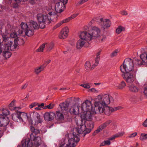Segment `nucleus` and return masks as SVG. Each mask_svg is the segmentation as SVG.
<instances>
[{"label": "nucleus", "mask_w": 147, "mask_h": 147, "mask_svg": "<svg viewBox=\"0 0 147 147\" xmlns=\"http://www.w3.org/2000/svg\"><path fill=\"white\" fill-rule=\"evenodd\" d=\"M100 34V28L96 26L92 27L91 30L89 32H81L79 35L80 39L76 43V48L80 49L84 46L87 45L92 39L99 37Z\"/></svg>", "instance_id": "f257e3e1"}, {"label": "nucleus", "mask_w": 147, "mask_h": 147, "mask_svg": "<svg viewBox=\"0 0 147 147\" xmlns=\"http://www.w3.org/2000/svg\"><path fill=\"white\" fill-rule=\"evenodd\" d=\"M113 101V97L108 94L99 95L94 103V108L108 106Z\"/></svg>", "instance_id": "f03ea898"}, {"label": "nucleus", "mask_w": 147, "mask_h": 147, "mask_svg": "<svg viewBox=\"0 0 147 147\" xmlns=\"http://www.w3.org/2000/svg\"><path fill=\"white\" fill-rule=\"evenodd\" d=\"M18 46V44L17 43V39L15 40L14 43H13V42L10 40L6 41V44L3 46V50H4L3 52V56L6 59L10 57L11 54L8 51H14L17 48Z\"/></svg>", "instance_id": "7ed1b4c3"}, {"label": "nucleus", "mask_w": 147, "mask_h": 147, "mask_svg": "<svg viewBox=\"0 0 147 147\" xmlns=\"http://www.w3.org/2000/svg\"><path fill=\"white\" fill-rule=\"evenodd\" d=\"M69 139L68 141L64 139H62L59 144V147H74L80 140L78 136L71 134L69 135Z\"/></svg>", "instance_id": "20e7f679"}, {"label": "nucleus", "mask_w": 147, "mask_h": 147, "mask_svg": "<svg viewBox=\"0 0 147 147\" xmlns=\"http://www.w3.org/2000/svg\"><path fill=\"white\" fill-rule=\"evenodd\" d=\"M52 12H49L47 16L42 14H38L37 16V19L39 24L40 28H44L46 24H49L51 22V18H49V16H51Z\"/></svg>", "instance_id": "39448f33"}, {"label": "nucleus", "mask_w": 147, "mask_h": 147, "mask_svg": "<svg viewBox=\"0 0 147 147\" xmlns=\"http://www.w3.org/2000/svg\"><path fill=\"white\" fill-rule=\"evenodd\" d=\"M133 68V61L130 58H128L125 59L123 64L120 67V69L123 73L125 72H131L133 71L132 70Z\"/></svg>", "instance_id": "423d86ee"}, {"label": "nucleus", "mask_w": 147, "mask_h": 147, "mask_svg": "<svg viewBox=\"0 0 147 147\" xmlns=\"http://www.w3.org/2000/svg\"><path fill=\"white\" fill-rule=\"evenodd\" d=\"M136 71L135 70L131 72L123 73L122 77L127 84H132L136 80Z\"/></svg>", "instance_id": "0eeeda50"}, {"label": "nucleus", "mask_w": 147, "mask_h": 147, "mask_svg": "<svg viewBox=\"0 0 147 147\" xmlns=\"http://www.w3.org/2000/svg\"><path fill=\"white\" fill-rule=\"evenodd\" d=\"M96 111L94 109L90 111H88L85 112V113L82 114L81 115V118L82 119L81 121L82 122L83 121V120H86L88 121H92L94 118V115L98 113L96 112Z\"/></svg>", "instance_id": "6e6552de"}, {"label": "nucleus", "mask_w": 147, "mask_h": 147, "mask_svg": "<svg viewBox=\"0 0 147 147\" xmlns=\"http://www.w3.org/2000/svg\"><path fill=\"white\" fill-rule=\"evenodd\" d=\"M94 109L96 111V112L100 113H104L106 115L109 116L113 112H114V108L112 107H110L108 106H105V107H100L94 108Z\"/></svg>", "instance_id": "1a4fd4ad"}, {"label": "nucleus", "mask_w": 147, "mask_h": 147, "mask_svg": "<svg viewBox=\"0 0 147 147\" xmlns=\"http://www.w3.org/2000/svg\"><path fill=\"white\" fill-rule=\"evenodd\" d=\"M9 119L8 117H4L0 115V131L2 133L3 131L5 126L9 122Z\"/></svg>", "instance_id": "9d476101"}, {"label": "nucleus", "mask_w": 147, "mask_h": 147, "mask_svg": "<svg viewBox=\"0 0 147 147\" xmlns=\"http://www.w3.org/2000/svg\"><path fill=\"white\" fill-rule=\"evenodd\" d=\"M29 121L32 120L34 121L35 123L38 124L42 122V119L39 113L37 112H33L29 113Z\"/></svg>", "instance_id": "9b49d317"}, {"label": "nucleus", "mask_w": 147, "mask_h": 147, "mask_svg": "<svg viewBox=\"0 0 147 147\" xmlns=\"http://www.w3.org/2000/svg\"><path fill=\"white\" fill-rule=\"evenodd\" d=\"M61 2H58L56 3L55 9L56 11L59 13H61L65 7V5L67 3L68 0H59Z\"/></svg>", "instance_id": "f8f14e48"}, {"label": "nucleus", "mask_w": 147, "mask_h": 147, "mask_svg": "<svg viewBox=\"0 0 147 147\" xmlns=\"http://www.w3.org/2000/svg\"><path fill=\"white\" fill-rule=\"evenodd\" d=\"M77 132L79 134H83L85 136L86 134L90 133L91 131L90 129H87L86 125H80L76 128Z\"/></svg>", "instance_id": "ddd939ff"}, {"label": "nucleus", "mask_w": 147, "mask_h": 147, "mask_svg": "<svg viewBox=\"0 0 147 147\" xmlns=\"http://www.w3.org/2000/svg\"><path fill=\"white\" fill-rule=\"evenodd\" d=\"M81 109L82 111H84V113H85V112L93 110L92 108L91 102L88 100H86L82 104Z\"/></svg>", "instance_id": "4468645a"}, {"label": "nucleus", "mask_w": 147, "mask_h": 147, "mask_svg": "<svg viewBox=\"0 0 147 147\" xmlns=\"http://www.w3.org/2000/svg\"><path fill=\"white\" fill-rule=\"evenodd\" d=\"M30 138L34 142V145L36 147H37L41 144L42 140L41 138L39 136H34L33 134H31Z\"/></svg>", "instance_id": "2eb2a0df"}, {"label": "nucleus", "mask_w": 147, "mask_h": 147, "mask_svg": "<svg viewBox=\"0 0 147 147\" xmlns=\"http://www.w3.org/2000/svg\"><path fill=\"white\" fill-rule=\"evenodd\" d=\"M111 120H109L103 124L100 125L98 128L93 133V134L94 135H95L98 133L100 131L105 129L107 126H108L111 122Z\"/></svg>", "instance_id": "dca6fc26"}, {"label": "nucleus", "mask_w": 147, "mask_h": 147, "mask_svg": "<svg viewBox=\"0 0 147 147\" xmlns=\"http://www.w3.org/2000/svg\"><path fill=\"white\" fill-rule=\"evenodd\" d=\"M78 15V13H75L73 14L70 17L64 19L59 22L55 26V27H56V28L59 27L63 24L67 23L70 21L71 20L75 18Z\"/></svg>", "instance_id": "f3484780"}, {"label": "nucleus", "mask_w": 147, "mask_h": 147, "mask_svg": "<svg viewBox=\"0 0 147 147\" xmlns=\"http://www.w3.org/2000/svg\"><path fill=\"white\" fill-rule=\"evenodd\" d=\"M101 22L102 27L104 29L107 28L109 27L111 25V22L109 19H105L104 20L102 18L100 19Z\"/></svg>", "instance_id": "a211bd4d"}, {"label": "nucleus", "mask_w": 147, "mask_h": 147, "mask_svg": "<svg viewBox=\"0 0 147 147\" xmlns=\"http://www.w3.org/2000/svg\"><path fill=\"white\" fill-rule=\"evenodd\" d=\"M69 32L68 28L65 27L62 29L61 32L59 35V38L60 39H65L68 36V33Z\"/></svg>", "instance_id": "6ab92c4d"}, {"label": "nucleus", "mask_w": 147, "mask_h": 147, "mask_svg": "<svg viewBox=\"0 0 147 147\" xmlns=\"http://www.w3.org/2000/svg\"><path fill=\"white\" fill-rule=\"evenodd\" d=\"M32 140H31L29 138H26L21 142L22 146L24 147H32L34 145Z\"/></svg>", "instance_id": "aec40b11"}, {"label": "nucleus", "mask_w": 147, "mask_h": 147, "mask_svg": "<svg viewBox=\"0 0 147 147\" xmlns=\"http://www.w3.org/2000/svg\"><path fill=\"white\" fill-rule=\"evenodd\" d=\"M55 116V113L53 112H46L44 114L45 119L47 121H50L53 120Z\"/></svg>", "instance_id": "412c9836"}, {"label": "nucleus", "mask_w": 147, "mask_h": 147, "mask_svg": "<svg viewBox=\"0 0 147 147\" xmlns=\"http://www.w3.org/2000/svg\"><path fill=\"white\" fill-rule=\"evenodd\" d=\"M20 121H23V119H27L29 121V115H27L26 113L18 112Z\"/></svg>", "instance_id": "4be33fe9"}, {"label": "nucleus", "mask_w": 147, "mask_h": 147, "mask_svg": "<svg viewBox=\"0 0 147 147\" xmlns=\"http://www.w3.org/2000/svg\"><path fill=\"white\" fill-rule=\"evenodd\" d=\"M69 105V103L67 102H65L61 103L59 104V106L61 111L63 112H64L68 110Z\"/></svg>", "instance_id": "5701e85b"}, {"label": "nucleus", "mask_w": 147, "mask_h": 147, "mask_svg": "<svg viewBox=\"0 0 147 147\" xmlns=\"http://www.w3.org/2000/svg\"><path fill=\"white\" fill-rule=\"evenodd\" d=\"M20 26L22 30H19L18 31V32L20 34H22L23 31L25 32L28 28L30 27L29 26H28L27 24L24 22H22L20 24Z\"/></svg>", "instance_id": "b1692460"}, {"label": "nucleus", "mask_w": 147, "mask_h": 147, "mask_svg": "<svg viewBox=\"0 0 147 147\" xmlns=\"http://www.w3.org/2000/svg\"><path fill=\"white\" fill-rule=\"evenodd\" d=\"M29 26L30 27L32 28L33 30L38 29L40 27L39 25H38L36 22L32 20L30 21Z\"/></svg>", "instance_id": "393cba45"}, {"label": "nucleus", "mask_w": 147, "mask_h": 147, "mask_svg": "<svg viewBox=\"0 0 147 147\" xmlns=\"http://www.w3.org/2000/svg\"><path fill=\"white\" fill-rule=\"evenodd\" d=\"M84 123L85 125H86V128L87 129H90L91 131L94 127V123L91 121L86 122L84 121Z\"/></svg>", "instance_id": "a878e982"}, {"label": "nucleus", "mask_w": 147, "mask_h": 147, "mask_svg": "<svg viewBox=\"0 0 147 147\" xmlns=\"http://www.w3.org/2000/svg\"><path fill=\"white\" fill-rule=\"evenodd\" d=\"M55 118L58 120H62L64 119L63 115L59 111H57L55 116Z\"/></svg>", "instance_id": "bb28decb"}, {"label": "nucleus", "mask_w": 147, "mask_h": 147, "mask_svg": "<svg viewBox=\"0 0 147 147\" xmlns=\"http://www.w3.org/2000/svg\"><path fill=\"white\" fill-rule=\"evenodd\" d=\"M25 34L27 36H30L34 34V30L32 28L29 27L25 32Z\"/></svg>", "instance_id": "cd10ccee"}, {"label": "nucleus", "mask_w": 147, "mask_h": 147, "mask_svg": "<svg viewBox=\"0 0 147 147\" xmlns=\"http://www.w3.org/2000/svg\"><path fill=\"white\" fill-rule=\"evenodd\" d=\"M45 67V66H42V65L37 67L35 69L34 72L36 74H38L42 71L43 70Z\"/></svg>", "instance_id": "c85d7f7f"}, {"label": "nucleus", "mask_w": 147, "mask_h": 147, "mask_svg": "<svg viewBox=\"0 0 147 147\" xmlns=\"http://www.w3.org/2000/svg\"><path fill=\"white\" fill-rule=\"evenodd\" d=\"M140 57L143 62L147 63V52H144L140 55Z\"/></svg>", "instance_id": "c756f323"}, {"label": "nucleus", "mask_w": 147, "mask_h": 147, "mask_svg": "<svg viewBox=\"0 0 147 147\" xmlns=\"http://www.w3.org/2000/svg\"><path fill=\"white\" fill-rule=\"evenodd\" d=\"M129 90L133 92H137L139 90L138 88L133 84L130 85L129 86Z\"/></svg>", "instance_id": "7c9ffc66"}, {"label": "nucleus", "mask_w": 147, "mask_h": 147, "mask_svg": "<svg viewBox=\"0 0 147 147\" xmlns=\"http://www.w3.org/2000/svg\"><path fill=\"white\" fill-rule=\"evenodd\" d=\"M100 52L101 51H99L96 53V57L95 59V63H94V67H95L97 66L99 63Z\"/></svg>", "instance_id": "2f4dec72"}, {"label": "nucleus", "mask_w": 147, "mask_h": 147, "mask_svg": "<svg viewBox=\"0 0 147 147\" xmlns=\"http://www.w3.org/2000/svg\"><path fill=\"white\" fill-rule=\"evenodd\" d=\"M16 102V101L15 100H13L9 105V107L10 110H14L16 109L17 107L15 106Z\"/></svg>", "instance_id": "473e14b6"}, {"label": "nucleus", "mask_w": 147, "mask_h": 147, "mask_svg": "<svg viewBox=\"0 0 147 147\" xmlns=\"http://www.w3.org/2000/svg\"><path fill=\"white\" fill-rule=\"evenodd\" d=\"M30 128L32 132L31 134H33L34 136V134H38L40 133V132L39 129H35V128L32 126H30Z\"/></svg>", "instance_id": "72a5a7b5"}, {"label": "nucleus", "mask_w": 147, "mask_h": 147, "mask_svg": "<svg viewBox=\"0 0 147 147\" xmlns=\"http://www.w3.org/2000/svg\"><path fill=\"white\" fill-rule=\"evenodd\" d=\"M125 30V28L124 27L121 26H119L116 30V32L117 34H119L122 31H124Z\"/></svg>", "instance_id": "f704fd0d"}, {"label": "nucleus", "mask_w": 147, "mask_h": 147, "mask_svg": "<svg viewBox=\"0 0 147 147\" xmlns=\"http://www.w3.org/2000/svg\"><path fill=\"white\" fill-rule=\"evenodd\" d=\"M46 49L47 51H50L51 50L54 46V44L53 42H51L49 44H47L46 43Z\"/></svg>", "instance_id": "c9c22d12"}, {"label": "nucleus", "mask_w": 147, "mask_h": 147, "mask_svg": "<svg viewBox=\"0 0 147 147\" xmlns=\"http://www.w3.org/2000/svg\"><path fill=\"white\" fill-rule=\"evenodd\" d=\"M124 134V133L123 132L119 133L114 135H113V136L109 138L108 139L110 140V141L116 138H117L122 136Z\"/></svg>", "instance_id": "e433bc0d"}, {"label": "nucleus", "mask_w": 147, "mask_h": 147, "mask_svg": "<svg viewBox=\"0 0 147 147\" xmlns=\"http://www.w3.org/2000/svg\"><path fill=\"white\" fill-rule=\"evenodd\" d=\"M94 64L92 65V67L91 66L90 63L89 61H87L85 64V66L86 69L87 70H90L94 68Z\"/></svg>", "instance_id": "4c0bfd02"}, {"label": "nucleus", "mask_w": 147, "mask_h": 147, "mask_svg": "<svg viewBox=\"0 0 147 147\" xmlns=\"http://www.w3.org/2000/svg\"><path fill=\"white\" fill-rule=\"evenodd\" d=\"M78 107L74 105L71 107L69 109V111L71 113L76 114L77 113L76 112V110H78Z\"/></svg>", "instance_id": "58836bf2"}, {"label": "nucleus", "mask_w": 147, "mask_h": 147, "mask_svg": "<svg viewBox=\"0 0 147 147\" xmlns=\"http://www.w3.org/2000/svg\"><path fill=\"white\" fill-rule=\"evenodd\" d=\"M1 111L2 112V114H1L0 115H2L4 117H7V115L9 114V111L6 109H3L2 110H0V112Z\"/></svg>", "instance_id": "ea45409f"}, {"label": "nucleus", "mask_w": 147, "mask_h": 147, "mask_svg": "<svg viewBox=\"0 0 147 147\" xmlns=\"http://www.w3.org/2000/svg\"><path fill=\"white\" fill-rule=\"evenodd\" d=\"M12 118L13 120L16 121H18V120H19V116L18 112L16 114H13L12 115Z\"/></svg>", "instance_id": "a19ab883"}, {"label": "nucleus", "mask_w": 147, "mask_h": 147, "mask_svg": "<svg viewBox=\"0 0 147 147\" xmlns=\"http://www.w3.org/2000/svg\"><path fill=\"white\" fill-rule=\"evenodd\" d=\"M46 43H45L40 45L39 48L37 50L38 52H42L44 50L45 46L46 47Z\"/></svg>", "instance_id": "79ce46f5"}, {"label": "nucleus", "mask_w": 147, "mask_h": 147, "mask_svg": "<svg viewBox=\"0 0 147 147\" xmlns=\"http://www.w3.org/2000/svg\"><path fill=\"white\" fill-rule=\"evenodd\" d=\"M126 84L125 82L123 81L117 87L119 89H121L124 88Z\"/></svg>", "instance_id": "37998d69"}, {"label": "nucleus", "mask_w": 147, "mask_h": 147, "mask_svg": "<svg viewBox=\"0 0 147 147\" xmlns=\"http://www.w3.org/2000/svg\"><path fill=\"white\" fill-rule=\"evenodd\" d=\"M140 140L142 141H144L147 140V134L143 133L142 134L140 135Z\"/></svg>", "instance_id": "c03bdc74"}, {"label": "nucleus", "mask_w": 147, "mask_h": 147, "mask_svg": "<svg viewBox=\"0 0 147 147\" xmlns=\"http://www.w3.org/2000/svg\"><path fill=\"white\" fill-rule=\"evenodd\" d=\"M55 106L54 104H53L50 103L49 105H47L45 106L44 107H43V109H51L54 107Z\"/></svg>", "instance_id": "a18cd8bd"}, {"label": "nucleus", "mask_w": 147, "mask_h": 147, "mask_svg": "<svg viewBox=\"0 0 147 147\" xmlns=\"http://www.w3.org/2000/svg\"><path fill=\"white\" fill-rule=\"evenodd\" d=\"M119 49H116L111 54V56L113 57L117 55V54L119 53Z\"/></svg>", "instance_id": "49530a36"}, {"label": "nucleus", "mask_w": 147, "mask_h": 147, "mask_svg": "<svg viewBox=\"0 0 147 147\" xmlns=\"http://www.w3.org/2000/svg\"><path fill=\"white\" fill-rule=\"evenodd\" d=\"M80 86L86 89H89L90 87V84L89 83H86L81 84L80 85Z\"/></svg>", "instance_id": "de8ad7c7"}, {"label": "nucleus", "mask_w": 147, "mask_h": 147, "mask_svg": "<svg viewBox=\"0 0 147 147\" xmlns=\"http://www.w3.org/2000/svg\"><path fill=\"white\" fill-rule=\"evenodd\" d=\"M111 142L110 140L108 139V140L104 141L101 144L102 146H105L106 145H109L110 144Z\"/></svg>", "instance_id": "09e8293b"}, {"label": "nucleus", "mask_w": 147, "mask_h": 147, "mask_svg": "<svg viewBox=\"0 0 147 147\" xmlns=\"http://www.w3.org/2000/svg\"><path fill=\"white\" fill-rule=\"evenodd\" d=\"M10 37H11V38H16L15 39H14V40H15L16 39H17V42L18 41V38H16V37H17V35L16 33L15 32H13L11 33L10 34ZM17 43H18V42H17Z\"/></svg>", "instance_id": "8fccbe9b"}, {"label": "nucleus", "mask_w": 147, "mask_h": 147, "mask_svg": "<svg viewBox=\"0 0 147 147\" xmlns=\"http://www.w3.org/2000/svg\"><path fill=\"white\" fill-rule=\"evenodd\" d=\"M100 38H99V40L100 42H102L104 41L106 38V36L104 35H101L99 37Z\"/></svg>", "instance_id": "3c124183"}, {"label": "nucleus", "mask_w": 147, "mask_h": 147, "mask_svg": "<svg viewBox=\"0 0 147 147\" xmlns=\"http://www.w3.org/2000/svg\"><path fill=\"white\" fill-rule=\"evenodd\" d=\"M137 133L135 132L132 134H131L129 135L128 137L129 138H133L135 137L137 135Z\"/></svg>", "instance_id": "603ef678"}, {"label": "nucleus", "mask_w": 147, "mask_h": 147, "mask_svg": "<svg viewBox=\"0 0 147 147\" xmlns=\"http://www.w3.org/2000/svg\"><path fill=\"white\" fill-rule=\"evenodd\" d=\"M37 105H38V103L36 102H33L29 106V107L30 109H32L34 107Z\"/></svg>", "instance_id": "864d4df0"}, {"label": "nucleus", "mask_w": 147, "mask_h": 147, "mask_svg": "<svg viewBox=\"0 0 147 147\" xmlns=\"http://www.w3.org/2000/svg\"><path fill=\"white\" fill-rule=\"evenodd\" d=\"M136 63L137 64V65H141L143 64L142 62L141 61V60H140L137 59L136 60Z\"/></svg>", "instance_id": "5fc2aeb1"}, {"label": "nucleus", "mask_w": 147, "mask_h": 147, "mask_svg": "<svg viewBox=\"0 0 147 147\" xmlns=\"http://www.w3.org/2000/svg\"><path fill=\"white\" fill-rule=\"evenodd\" d=\"M123 109V107L120 106L115 107L114 108V111H116L117 110L122 109Z\"/></svg>", "instance_id": "6e6d98bb"}, {"label": "nucleus", "mask_w": 147, "mask_h": 147, "mask_svg": "<svg viewBox=\"0 0 147 147\" xmlns=\"http://www.w3.org/2000/svg\"><path fill=\"white\" fill-rule=\"evenodd\" d=\"M120 13L122 15H127V11L123 10L120 11Z\"/></svg>", "instance_id": "4d7b16f0"}, {"label": "nucleus", "mask_w": 147, "mask_h": 147, "mask_svg": "<svg viewBox=\"0 0 147 147\" xmlns=\"http://www.w3.org/2000/svg\"><path fill=\"white\" fill-rule=\"evenodd\" d=\"M51 61L50 59L47 60L45 62V63L42 65L45 66V67Z\"/></svg>", "instance_id": "13d9d810"}, {"label": "nucleus", "mask_w": 147, "mask_h": 147, "mask_svg": "<svg viewBox=\"0 0 147 147\" xmlns=\"http://www.w3.org/2000/svg\"><path fill=\"white\" fill-rule=\"evenodd\" d=\"M88 0H81L78 2V4H79V5L82 4L85 2H87Z\"/></svg>", "instance_id": "bf43d9fd"}, {"label": "nucleus", "mask_w": 147, "mask_h": 147, "mask_svg": "<svg viewBox=\"0 0 147 147\" xmlns=\"http://www.w3.org/2000/svg\"><path fill=\"white\" fill-rule=\"evenodd\" d=\"M143 93L145 96H147V87L144 88Z\"/></svg>", "instance_id": "052dcab7"}, {"label": "nucleus", "mask_w": 147, "mask_h": 147, "mask_svg": "<svg viewBox=\"0 0 147 147\" xmlns=\"http://www.w3.org/2000/svg\"><path fill=\"white\" fill-rule=\"evenodd\" d=\"M45 104L44 103H42L40 105H38V107L43 108L45 106H44Z\"/></svg>", "instance_id": "680f3d73"}, {"label": "nucleus", "mask_w": 147, "mask_h": 147, "mask_svg": "<svg viewBox=\"0 0 147 147\" xmlns=\"http://www.w3.org/2000/svg\"><path fill=\"white\" fill-rule=\"evenodd\" d=\"M28 86V84L26 83L23 86H22V89H25V88H26Z\"/></svg>", "instance_id": "e2e57ef3"}, {"label": "nucleus", "mask_w": 147, "mask_h": 147, "mask_svg": "<svg viewBox=\"0 0 147 147\" xmlns=\"http://www.w3.org/2000/svg\"><path fill=\"white\" fill-rule=\"evenodd\" d=\"M1 43H0V54L2 52V51H3V47H2V46L1 45Z\"/></svg>", "instance_id": "0e129e2a"}, {"label": "nucleus", "mask_w": 147, "mask_h": 147, "mask_svg": "<svg viewBox=\"0 0 147 147\" xmlns=\"http://www.w3.org/2000/svg\"><path fill=\"white\" fill-rule=\"evenodd\" d=\"M90 90L91 91L93 92H94L96 91V89L94 88H92V89H90Z\"/></svg>", "instance_id": "69168bd1"}, {"label": "nucleus", "mask_w": 147, "mask_h": 147, "mask_svg": "<svg viewBox=\"0 0 147 147\" xmlns=\"http://www.w3.org/2000/svg\"><path fill=\"white\" fill-rule=\"evenodd\" d=\"M28 98L27 95V96L24 99V100L25 101H26L28 100Z\"/></svg>", "instance_id": "338daca9"}, {"label": "nucleus", "mask_w": 147, "mask_h": 147, "mask_svg": "<svg viewBox=\"0 0 147 147\" xmlns=\"http://www.w3.org/2000/svg\"><path fill=\"white\" fill-rule=\"evenodd\" d=\"M42 146L43 147H47V146L45 144H43Z\"/></svg>", "instance_id": "774afa93"}]
</instances>
